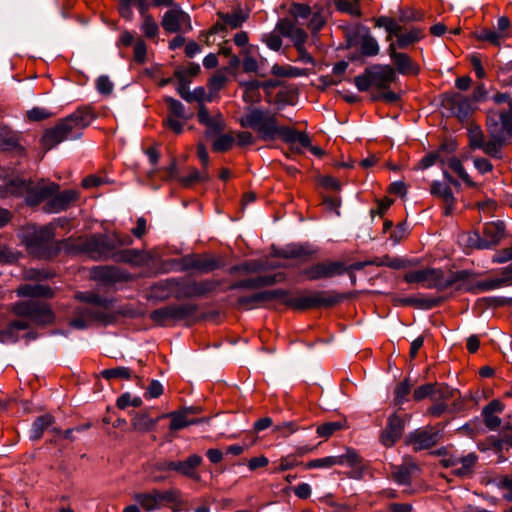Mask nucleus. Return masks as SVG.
I'll use <instances>...</instances> for the list:
<instances>
[{
    "instance_id": "nucleus-1",
    "label": "nucleus",
    "mask_w": 512,
    "mask_h": 512,
    "mask_svg": "<svg viewBox=\"0 0 512 512\" xmlns=\"http://www.w3.org/2000/svg\"><path fill=\"white\" fill-rule=\"evenodd\" d=\"M59 249L72 252H85L93 258H111L115 262L128 263L141 267L148 263V257L140 250L126 249L112 253V249L103 235H93L85 240L79 239L77 243L72 240L62 241Z\"/></svg>"
},
{
    "instance_id": "nucleus-2",
    "label": "nucleus",
    "mask_w": 512,
    "mask_h": 512,
    "mask_svg": "<svg viewBox=\"0 0 512 512\" xmlns=\"http://www.w3.org/2000/svg\"><path fill=\"white\" fill-rule=\"evenodd\" d=\"M95 117L91 107L78 108L53 128L45 131L41 139L43 146L49 150L65 140L79 138L82 131L92 123Z\"/></svg>"
},
{
    "instance_id": "nucleus-3",
    "label": "nucleus",
    "mask_w": 512,
    "mask_h": 512,
    "mask_svg": "<svg viewBox=\"0 0 512 512\" xmlns=\"http://www.w3.org/2000/svg\"><path fill=\"white\" fill-rule=\"evenodd\" d=\"M469 276L470 273L467 270L445 273L441 269L427 268L406 273L404 281L409 284L420 283L425 288L444 291L453 286L461 289V283L467 280Z\"/></svg>"
},
{
    "instance_id": "nucleus-4",
    "label": "nucleus",
    "mask_w": 512,
    "mask_h": 512,
    "mask_svg": "<svg viewBox=\"0 0 512 512\" xmlns=\"http://www.w3.org/2000/svg\"><path fill=\"white\" fill-rule=\"evenodd\" d=\"M243 128L254 130L264 141L280 138L284 125L278 123L277 113L261 107H249L239 119Z\"/></svg>"
},
{
    "instance_id": "nucleus-5",
    "label": "nucleus",
    "mask_w": 512,
    "mask_h": 512,
    "mask_svg": "<svg viewBox=\"0 0 512 512\" xmlns=\"http://www.w3.org/2000/svg\"><path fill=\"white\" fill-rule=\"evenodd\" d=\"M133 499L145 512H154L168 505H173V511L178 512L183 504L181 492L176 488L167 490L154 488L146 492H138L133 495Z\"/></svg>"
},
{
    "instance_id": "nucleus-6",
    "label": "nucleus",
    "mask_w": 512,
    "mask_h": 512,
    "mask_svg": "<svg viewBox=\"0 0 512 512\" xmlns=\"http://www.w3.org/2000/svg\"><path fill=\"white\" fill-rule=\"evenodd\" d=\"M197 306L191 303L173 304L156 309L150 313V319L160 326L174 325L192 317Z\"/></svg>"
},
{
    "instance_id": "nucleus-7",
    "label": "nucleus",
    "mask_w": 512,
    "mask_h": 512,
    "mask_svg": "<svg viewBox=\"0 0 512 512\" xmlns=\"http://www.w3.org/2000/svg\"><path fill=\"white\" fill-rule=\"evenodd\" d=\"M490 122L487 121V131L490 140L485 141L480 149L491 157L500 158L501 148L506 140V135H512V123L506 121L504 124L495 122L496 115L492 116Z\"/></svg>"
},
{
    "instance_id": "nucleus-8",
    "label": "nucleus",
    "mask_w": 512,
    "mask_h": 512,
    "mask_svg": "<svg viewBox=\"0 0 512 512\" xmlns=\"http://www.w3.org/2000/svg\"><path fill=\"white\" fill-rule=\"evenodd\" d=\"M13 311L16 315L25 317L36 324H48L54 319L50 307L46 303L34 299L15 304Z\"/></svg>"
},
{
    "instance_id": "nucleus-9",
    "label": "nucleus",
    "mask_w": 512,
    "mask_h": 512,
    "mask_svg": "<svg viewBox=\"0 0 512 512\" xmlns=\"http://www.w3.org/2000/svg\"><path fill=\"white\" fill-rule=\"evenodd\" d=\"M348 272L347 266L341 261H323L312 264L302 270L301 274L308 280L317 281L343 275Z\"/></svg>"
},
{
    "instance_id": "nucleus-10",
    "label": "nucleus",
    "mask_w": 512,
    "mask_h": 512,
    "mask_svg": "<svg viewBox=\"0 0 512 512\" xmlns=\"http://www.w3.org/2000/svg\"><path fill=\"white\" fill-rule=\"evenodd\" d=\"M337 302H339L337 296H326L323 292H314L290 298L286 301V304L294 309L306 310L320 306H332Z\"/></svg>"
},
{
    "instance_id": "nucleus-11",
    "label": "nucleus",
    "mask_w": 512,
    "mask_h": 512,
    "mask_svg": "<svg viewBox=\"0 0 512 512\" xmlns=\"http://www.w3.org/2000/svg\"><path fill=\"white\" fill-rule=\"evenodd\" d=\"M161 25L167 33H185L192 30L190 16L179 5L164 13Z\"/></svg>"
},
{
    "instance_id": "nucleus-12",
    "label": "nucleus",
    "mask_w": 512,
    "mask_h": 512,
    "mask_svg": "<svg viewBox=\"0 0 512 512\" xmlns=\"http://www.w3.org/2000/svg\"><path fill=\"white\" fill-rule=\"evenodd\" d=\"M399 412L400 409L388 417L387 425L380 434L379 441L385 447H392L402 437L407 415Z\"/></svg>"
},
{
    "instance_id": "nucleus-13",
    "label": "nucleus",
    "mask_w": 512,
    "mask_h": 512,
    "mask_svg": "<svg viewBox=\"0 0 512 512\" xmlns=\"http://www.w3.org/2000/svg\"><path fill=\"white\" fill-rule=\"evenodd\" d=\"M288 295V292L283 289H276L271 291H260L248 296H241L237 300L240 308L245 310L255 309L264 303L276 298H283Z\"/></svg>"
},
{
    "instance_id": "nucleus-14",
    "label": "nucleus",
    "mask_w": 512,
    "mask_h": 512,
    "mask_svg": "<svg viewBox=\"0 0 512 512\" xmlns=\"http://www.w3.org/2000/svg\"><path fill=\"white\" fill-rule=\"evenodd\" d=\"M440 437V432L434 428L417 429L407 436V442L414 450L419 451L435 446Z\"/></svg>"
},
{
    "instance_id": "nucleus-15",
    "label": "nucleus",
    "mask_w": 512,
    "mask_h": 512,
    "mask_svg": "<svg viewBox=\"0 0 512 512\" xmlns=\"http://www.w3.org/2000/svg\"><path fill=\"white\" fill-rule=\"evenodd\" d=\"M275 31L289 38L294 47L305 45L308 39V34L299 26V23L288 18L280 19L276 24Z\"/></svg>"
},
{
    "instance_id": "nucleus-16",
    "label": "nucleus",
    "mask_w": 512,
    "mask_h": 512,
    "mask_svg": "<svg viewBox=\"0 0 512 512\" xmlns=\"http://www.w3.org/2000/svg\"><path fill=\"white\" fill-rule=\"evenodd\" d=\"M58 189L59 185L56 183H45L44 181L38 183L30 182L26 203L30 206H35L44 200H50Z\"/></svg>"
},
{
    "instance_id": "nucleus-17",
    "label": "nucleus",
    "mask_w": 512,
    "mask_h": 512,
    "mask_svg": "<svg viewBox=\"0 0 512 512\" xmlns=\"http://www.w3.org/2000/svg\"><path fill=\"white\" fill-rule=\"evenodd\" d=\"M200 124L206 127V136H214L220 134L225 128V121L220 112L211 115L205 105H200L197 113Z\"/></svg>"
},
{
    "instance_id": "nucleus-18",
    "label": "nucleus",
    "mask_w": 512,
    "mask_h": 512,
    "mask_svg": "<svg viewBox=\"0 0 512 512\" xmlns=\"http://www.w3.org/2000/svg\"><path fill=\"white\" fill-rule=\"evenodd\" d=\"M482 237L478 241V248H490L499 243L505 234V224L502 221L484 224Z\"/></svg>"
},
{
    "instance_id": "nucleus-19",
    "label": "nucleus",
    "mask_w": 512,
    "mask_h": 512,
    "mask_svg": "<svg viewBox=\"0 0 512 512\" xmlns=\"http://www.w3.org/2000/svg\"><path fill=\"white\" fill-rule=\"evenodd\" d=\"M446 102L455 116L460 120L466 119L477 109V106L470 97L458 93L447 97Z\"/></svg>"
},
{
    "instance_id": "nucleus-20",
    "label": "nucleus",
    "mask_w": 512,
    "mask_h": 512,
    "mask_svg": "<svg viewBox=\"0 0 512 512\" xmlns=\"http://www.w3.org/2000/svg\"><path fill=\"white\" fill-rule=\"evenodd\" d=\"M78 192L75 190H65L61 193H55L44 206L48 213H57L67 209L71 203L78 199Z\"/></svg>"
},
{
    "instance_id": "nucleus-21",
    "label": "nucleus",
    "mask_w": 512,
    "mask_h": 512,
    "mask_svg": "<svg viewBox=\"0 0 512 512\" xmlns=\"http://www.w3.org/2000/svg\"><path fill=\"white\" fill-rule=\"evenodd\" d=\"M492 100L495 104L500 105L506 103L508 110H494L490 109L487 112V121L490 122L493 115H496L495 122L504 124L506 121L512 123V98L508 93L497 92L492 96Z\"/></svg>"
},
{
    "instance_id": "nucleus-22",
    "label": "nucleus",
    "mask_w": 512,
    "mask_h": 512,
    "mask_svg": "<svg viewBox=\"0 0 512 512\" xmlns=\"http://www.w3.org/2000/svg\"><path fill=\"white\" fill-rule=\"evenodd\" d=\"M430 193L434 197L440 198L444 203V215H451L454 211L455 197L452 189L446 183L440 181H433L430 188Z\"/></svg>"
},
{
    "instance_id": "nucleus-23",
    "label": "nucleus",
    "mask_w": 512,
    "mask_h": 512,
    "mask_svg": "<svg viewBox=\"0 0 512 512\" xmlns=\"http://www.w3.org/2000/svg\"><path fill=\"white\" fill-rule=\"evenodd\" d=\"M187 268L208 273L222 266L219 258L210 255H194L185 260Z\"/></svg>"
},
{
    "instance_id": "nucleus-24",
    "label": "nucleus",
    "mask_w": 512,
    "mask_h": 512,
    "mask_svg": "<svg viewBox=\"0 0 512 512\" xmlns=\"http://www.w3.org/2000/svg\"><path fill=\"white\" fill-rule=\"evenodd\" d=\"M372 83L379 89H387L396 80L395 70L389 65H378L370 69Z\"/></svg>"
},
{
    "instance_id": "nucleus-25",
    "label": "nucleus",
    "mask_w": 512,
    "mask_h": 512,
    "mask_svg": "<svg viewBox=\"0 0 512 512\" xmlns=\"http://www.w3.org/2000/svg\"><path fill=\"white\" fill-rule=\"evenodd\" d=\"M388 54L397 70L401 74H417L418 67L413 64L411 58L405 53L396 51V44L391 42L388 47Z\"/></svg>"
},
{
    "instance_id": "nucleus-26",
    "label": "nucleus",
    "mask_w": 512,
    "mask_h": 512,
    "mask_svg": "<svg viewBox=\"0 0 512 512\" xmlns=\"http://www.w3.org/2000/svg\"><path fill=\"white\" fill-rule=\"evenodd\" d=\"M281 280H282L281 275L259 276L256 278L238 281L230 286V290H235V289L255 290V289L265 287V286L273 285Z\"/></svg>"
},
{
    "instance_id": "nucleus-27",
    "label": "nucleus",
    "mask_w": 512,
    "mask_h": 512,
    "mask_svg": "<svg viewBox=\"0 0 512 512\" xmlns=\"http://www.w3.org/2000/svg\"><path fill=\"white\" fill-rule=\"evenodd\" d=\"M54 230L52 225L35 229L28 239V246L35 250L48 247L54 238Z\"/></svg>"
},
{
    "instance_id": "nucleus-28",
    "label": "nucleus",
    "mask_w": 512,
    "mask_h": 512,
    "mask_svg": "<svg viewBox=\"0 0 512 512\" xmlns=\"http://www.w3.org/2000/svg\"><path fill=\"white\" fill-rule=\"evenodd\" d=\"M504 410V405L501 401L495 399L486 405L482 410L485 426L489 430H497L501 425V420L497 414Z\"/></svg>"
},
{
    "instance_id": "nucleus-29",
    "label": "nucleus",
    "mask_w": 512,
    "mask_h": 512,
    "mask_svg": "<svg viewBox=\"0 0 512 512\" xmlns=\"http://www.w3.org/2000/svg\"><path fill=\"white\" fill-rule=\"evenodd\" d=\"M218 18L225 24L226 27L231 29L239 28L247 21L249 18V11L244 10L242 8H235L231 12L218 13Z\"/></svg>"
},
{
    "instance_id": "nucleus-30",
    "label": "nucleus",
    "mask_w": 512,
    "mask_h": 512,
    "mask_svg": "<svg viewBox=\"0 0 512 512\" xmlns=\"http://www.w3.org/2000/svg\"><path fill=\"white\" fill-rule=\"evenodd\" d=\"M201 463L202 457L197 454H192L184 461H175V472L194 479L197 477L196 470Z\"/></svg>"
},
{
    "instance_id": "nucleus-31",
    "label": "nucleus",
    "mask_w": 512,
    "mask_h": 512,
    "mask_svg": "<svg viewBox=\"0 0 512 512\" xmlns=\"http://www.w3.org/2000/svg\"><path fill=\"white\" fill-rule=\"evenodd\" d=\"M76 315L77 317L70 322V325L76 329H84L87 327V322L103 318V313L101 311H95L93 308H78Z\"/></svg>"
},
{
    "instance_id": "nucleus-32",
    "label": "nucleus",
    "mask_w": 512,
    "mask_h": 512,
    "mask_svg": "<svg viewBox=\"0 0 512 512\" xmlns=\"http://www.w3.org/2000/svg\"><path fill=\"white\" fill-rule=\"evenodd\" d=\"M345 465H348L352 470L350 477L354 479L362 478L364 474L365 465L362 458L359 456L356 450L347 448L345 452Z\"/></svg>"
},
{
    "instance_id": "nucleus-33",
    "label": "nucleus",
    "mask_w": 512,
    "mask_h": 512,
    "mask_svg": "<svg viewBox=\"0 0 512 512\" xmlns=\"http://www.w3.org/2000/svg\"><path fill=\"white\" fill-rule=\"evenodd\" d=\"M30 181L22 179H13L5 184L2 188V195L4 197L17 196L27 198Z\"/></svg>"
},
{
    "instance_id": "nucleus-34",
    "label": "nucleus",
    "mask_w": 512,
    "mask_h": 512,
    "mask_svg": "<svg viewBox=\"0 0 512 512\" xmlns=\"http://www.w3.org/2000/svg\"><path fill=\"white\" fill-rule=\"evenodd\" d=\"M199 409L195 407L185 408L181 411H174L167 416L171 419L170 429L177 431L188 426V416L190 414L198 413Z\"/></svg>"
},
{
    "instance_id": "nucleus-35",
    "label": "nucleus",
    "mask_w": 512,
    "mask_h": 512,
    "mask_svg": "<svg viewBox=\"0 0 512 512\" xmlns=\"http://www.w3.org/2000/svg\"><path fill=\"white\" fill-rule=\"evenodd\" d=\"M280 139L290 144L298 142L302 147L311 146L310 137L305 132H298L295 129L290 128L288 126H284L282 133L280 135Z\"/></svg>"
},
{
    "instance_id": "nucleus-36",
    "label": "nucleus",
    "mask_w": 512,
    "mask_h": 512,
    "mask_svg": "<svg viewBox=\"0 0 512 512\" xmlns=\"http://www.w3.org/2000/svg\"><path fill=\"white\" fill-rule=\"evenodd\" d=\"M241 86L243 87V100L244 102L248 104H255L260 102L261 100V84L257 80H251L247 82L241 83Z\"/></svg>"
},
{
    "instance_id": "nucleus-37",
    "label": "nucleus",
    "mask_w": 512,
    "mask_h": 512,
    "mask_svg": "<svg viewBox=\"0 0 512 512\" xmlns=\"http://www.w3.org/2000/svg\"><path fill=\"white\" fill-rule=\"evenodd\" d=\"M19 296L23 297H51L52 291L48 286L41 284H23L17 289Z\"/></svg>"
},
{
    "instance_id": "nucleus-38",
    "label": "nucleus",
    "mask_w": 512,
    "mask_h": 512,
    "mask_svg": "<svg viewBox=\"0 0 512 512\" xmlns=\"http://www.w3.org/2000/svg\"><path fill=\"white\" fill-rule=\"evenodd\" d=\"M19 146V136L7 126H0V150L8 151Z\"/></svg>"
},
{
    "instance_id": "nucleus-39",
    "label": "nucleus",
    "mask_w": 512,
    "mask_h": 512,
    "mask_svg": "<svg viewBox=\"0 0 512 512\" xmlns=\"http://www.w3.org/2000/svg\"><path fill=\"white\" fill-rule=\"evenodd\" d=\"M360 51L364 56H376L379 53V44L377 40L370 34L368 29L361 37Z\"/></svg>"
},
{
    "instance_id": "nucleus-40",
    "label": "nucleus",
    "mask_w": 512,
    "mask_h": 512,
    "mask_svg": "<svg viewBox=\"0 0 512 512\" xmlns=\"http://www.w3.org/2000/svg\"><path fill=\"white\" fill-rule=\"evenodd\" d=\"M423 37V32L419 28H411L406 32H402L399 34V37L396 39V49L397 48H406L409 45H412L418 42Z\"/></svg>"
},
{
    "instance_id": "nucleus-41",
    "label": "nucleus",
    "mask_w": 512,
    "mask_h": 512,
    "mask_svg": "<svg viewBox=\"0 0 512 512\" xmlns=\"http://www.w3.org/2000/svg\"><path fill=\"white\" fill-rule=\"evenodd\" d=\"M414 469H416V466L413 464H403L396 466L392 471V477L394 481L399 485H409Z\"/></svg>"
},
{
    "instance_id": "nucleus-42",
    "label": "nucleus",
    "mask_w": 512,
    "mask_h": 512,
    "mask_svg": "<svg viewBox=\"0 0 512 512\" xmlns=\"http://www.w3.org/2000/svg\"><path fill=\"white\" fill-rule=\"evenodd\" d=\"M476 462L477 456L475 453H469L464 457H459L458 466L454 469V473L460 477L468 476L472 473Z\"/></svg>"
},
{
    "instance_id": "nucleus-43",
    "label": "nucleus",
    "mask_w": 512,
    "mask_h": 512,
    "mask_svg": "<svg viewBox=\"0 0 512 512\" xmlns=\"http://www.w3.org/2000/svg\"><path fill=\"white\" fill-rule=\"evenodd\" d=\"M216 287V284L211 281H202V282H192L186 287V296L188 297H196L203 296Z\"/></svg>"
},
{
    "instance_id": "nucleus-44",
    "label": "nucleus",
    "mask_w": 512,
    "mask_h": 512,
    "mask_svg": "<svg viewBox=\"0 0 512 512\" xmlns=\"http://www.w3.org/2000/svg\"><path fill=\"white\" fill-rule=\"evenodd\" d=\"M327 22V16L323 9H317L308 18L307 28L311 31L312 36H316L317 33L325 26Z\"/></svg>"
},
{
    "instance_id": "nucleus-45",
    "label": "nucleus",
    "mask_w": 512,
    "mask_h": 512,
    "mask_svg": "<svg viewBox=\"0 0 512 512\" xmlns=\"http://www.w3.org/2000/svg\"><path fill=\"white\" fill-rule=\"evenodd\" d=\"M157 420L151 418L147 413H138L132 420L131 425L134 430L139 432H148L155 426Z\"/></svg>"
},
{
    "instance_id": "nucleus-46",
    "label": "nucleus",
    "mask_w": 512,
    "mask_h": 512,
    "mask_svg": "<svg viewBox=\"0 0 512 512\" xmlns=\"http://www.w3.org/2000/svg\"><path fill=\"white\" fill-rule=\"evenodd\" d=\"M165 103L169 111L168 116L177 117L182 120H188L192 117V113H187L184 105L180 101L172 97H166Z\"/></svg>"
},
{
    "instance_id": "nucleus-47",
    "label": "nucleus",
    "mask_w": 512,
    "mask_h": 512,
    "mask_svg": "<svg viewBox=\"0 0 512 512\" xmlns=\"http://www.w3.org/2000/svg\"><path fill=\"white\" fill-rule=\"evenodd\" d=\"M53 417L51 415L39 416L32 424L31 438L34 440L40 439L43 432L52 425Z\"/></svg>"
},
{
    "instance_id": "nucleus-48",
    "label": "nucleus",
    "mask_w": 512,
    "mask_h": 512,
    "mask_svg": "<svg viewBox=\"0 0 512 512\" xmlns=\"http://www.w3.org/2000/svg\"><path fill=\"white\" fill-rule=\"evenodd\" d=\"M359 2L360 0H333L338 11L354 17H360L362 15Z\"/></svg>"
},
{
    "instance_id": "nucleus-49",
    "label": "nucleus",
    "mask_w": 512,
    "mask_h": 512,
    "mask_svg": "<svg viewBox=\"0 0 512 512\" xmlns=\"http://www.w3.org/2000/svg\"><path fill=\"white\" fill-rule=\"evenodd\" d=\"M271 73L277 77L294 78L306 75L303 69L293 67L290 65L274 64L271 68Z\"/></svg>"
},
{
    "instance_id": "nucleus-50",
    "label": "nucleus",
    "mask_w": 512,
    "mask_h": 512,
    "mask_svg": "<svg viewBox=\"0 0 512 512\" xmlns=\"http://www.w3.org/2000/svg\"><path fill=\"white\" fill-rule=\"evenodd\" d=\"M411 383L409 380L405 379L404 381L400 382L394 390V398H393V404L395 406H400L404 404L408 400V396L411 392Z\"/></svg>"
},
{
    "instance_id": "nucleus-51",
    "label": "nucleus",
    "mask_w": 512,
    "mask_h": 512,
    "mask_svg": "<svg viewBox=\"0 0 512 512\" xmlns=\"http://www.w3.org/2000/svg\"><path fill=\"white\" fill-rule=\"evenodd\" d=\"M76 297L77 299L90 304L91 306L89 308H93L95 311H100V308H107V300L94 293L79 292Z\"/></svg>"
},
{
    "instance_id": "nucleus-52",
    "label": "nucleus",
    "mask_w": 512,
    "mask_h": 512,
    "mask_svg": "<svg viewBox=\"0 0 512 512\" xmlns=\"http://www.w3.org/2000/svg\"><path fill=\"white\" fill-rule=\"evenodd\" d=\"M344 426L345 423L343 421L325 422L317 427L316 432L319 437L329 438L335 432L343 429Z\"/></svg>"
},
{
    "instance_id": "nucleus-53",
    "label": "nucleus",
    "mask_w": 512,
    "mask_h": 512,
    "mask_svg": "<svg viewBox=\"0 0 512 512\" xmlns=\"http://www.w3.org/2000/svg\"><path fill=\"white\" fill-rule=\"evenodd\" d=\"M314 251L309 246L304 245H292L286 247L281 255L284 258H301L303 256L312 255Z\"/></svg>"
},
{
    "instance_id": "nucleus-54",
    "label": "nucleus",
    "mask_w": 512,
    "mask_h": 512,
    "mask_svg": "<svg viewBox=\"0 0 512 512\" xmlns=\"http://www.w3.org/2000/svg\"><path fill=\"white\" fill-rule=\"evenodd\" d=\"M103 378L107 380L111 379H130L132 372L127 367H116L111 369H105L101 372Z\"/></svg>"
},
{
    "instance_id": "nucleus-55",
    "label": "nucleus",
    "mask_w": 512,
    "mask_h": 512,
    "mask_svg": "<svg viewBox=\"0 0 512 512\" xmlns=\"http://www.w3.org/2000/svg\"><path fill=\"white\" fill-rule=\"evenodd\" d=\"M235 139L231 134H221L213 142L212 149L215 152H226L232 148Z\"/></svg>"
},
{
    "instance_id": "nucleus-56",
    "label": "nucleus",
    "mask_w": 512,
    "mask_h": 512,
    "mask_svg": "<svg viewBox=\"0 0 512 512\" xmlns=\"http://www.w3.org/2000/svg\"><path fill=\"white\" fill-rule=\"evenodd\" d=\"M140 29L146 38H155L159 32L157 22L152 16H146L141 23Z\"/></svg>"
},
{
    "instance_id": "nucleus-57",
    "label": "nucleus",
    "mask_w": 512,
    "mask_h": 512,
    "mask_svg": "<svg viewBox=\"0 0 512 512\" xmlns=\"http://www.w3.org/2000/svg\"><path fill=\"white\" fill-rule=\"evenodd\" d=\"M93 277L99 280L112 281L118 278V273L113 266H102L93 269Z\"/></svg>"
},
{
    "instance_id": "nucleus-58",
    "label": "nucleus",
    "mask_w": 512,
    "mask_h": 512,
    "mask_svg": "<svg viewBox=\"0 0 512 512\" xmlns=\"http://www.w3.org/2000/svg\"><path fill=\"white\" fill-rule=\"evenodd\" d=\"M478 39L482 41H487L493 45L498 46L506 38L494 28L482 29L478 34Z\"/></svg>"
},
{
    "instance_id": "nucleus-59",
    "label": "nucleus",
    "mask_w": 512,
    "mask_h": 512,
    "mask_svg": "<svg viewBox=\"0 0 512 512\" xmlns=\"http://www.w3.org/2000/svg\"><path fill=\"white\" fill-rule=\"evenodd\" d=\"M435 390L432 395L434 401L446 403L447 400L454 396V390L445 384H434Z\"/></svg>"
},
{
    "instance_id": "nucleus-60",
    "label": "nucleus",
    "mask_w": 512,
    "mask_h": 512,
    "mask_svg": "<svg viewBox=\"0 0 512 512\" xmlns=\"http://www.w3.org/2000/svg\"><path fill=\"white\" fill-rule=\"evenodd\" d=\"M470 146L473 149H480L485 142L483 131L478 126H471L468 130Z\"/></svg>"
},
{
    "instance_id": "nucleus-61",
    "label": "nucleus",
    "mask_w": 512,
    "mask_h": 512,
    "mask_svg": "<svg viewBox=\"0 0 512 512\" xmlns=\"http://www.w3.org/2000/svg\"><path fill=\"white\" fill-rule=\"evenodd\" d=\"M207 179H208V176L206 173H204V172L202 173V172L198 171L197 169H192L187 176L181 177L179 179V181L183 186L189 187L196 182L205 181Z\"/></svg>"
},
{
    "instance_id": "nucleus-62",
    "label": "nucleus",
    "mask_w": 512,
    "mask_h": 512,
    "mask_svg": "<svg viewBox=\"0 0 512 512\" xmlns=\"http://www.w3.org/2000/svg\"><path fill=\"white\" fill-rule=\"evenodd\" d=\"M448 166L451 168L455 173L458 174V176L467 184H470V177L468 173L466 172L464 166L462 165V162L456 158L452 157L448 160Z\"/></svg>"
},
{
    "instance_id": "nucleus-63",
    "label": "nucleus",
    "mask_w": 512,
    "mask_h": 512,
    "mask_svg": "<svg viewBox=\"0 0 512 512\" xmlns=\"http://www.w3.org/2000/svg\"><path fill=\"white\" fill-rule=\"evenodd\" d=\"M227 78L223 74L214 75L208 84L209 93L213 94V99L216 98L218 92L225 86Z\"/></svg>"
},
{
    "instance_id": "nucleus-64",
    "label": "nucleus",
    "mask_w": 512,
    "mask_h": 512,
    "mask_svg": "<svg viewBox=\"0 0 512 512\" xmlns=\"http://www.w3.org/2000/svg\"><path fill=\"white\" fill-rule=\"evenodd\" d=\"M510 74H512V60L499 67L498 80L502 86H511Z\"/></svg>"
}]
</instances>
